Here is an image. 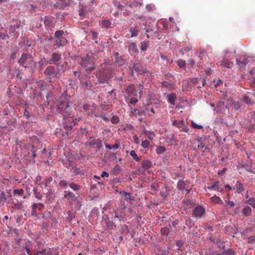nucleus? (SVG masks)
Here are the masks:
<instances>
[{"label":"nucleus","instance_id":"1","mask_svg":"<svg viewBox=\"0 0 255 255\" xmlns=\"http://www.w3.org/2000/svg\"><path fill=\"white\" fill-rule=\"evenodd\" d=\"M52 97V94L49 93L47 96V101L48 104H51L50 108L53 113L62 115L63 118L67 117L71 110L67 95L63 94L58 98Z\"/></svg>","mask_w":255,"mask_h":255},{"label":"nucleus","instance_id":"2","mask_svg":"<svg viewBox=\"0 0 255 255\" xmlns=\"http://www.w3.org/2000/svg\"><path fill=\"white\" fill-rule=\"evenodd\" d=\"M76 61L88 73L91 72L96 69L94 58L89 55H86L84 57H77Z\"/></svg>","mask_w":255,"mask_h":255},{"label":"nucleus","instance_id":"3","mask_svg":"<svg viewBox=\"0 0 255 255\" xmlns=\"http://www.w3.org/2000/svg\"><path fill=\"white\" fill-rule=\"evenodd\" d=\"M20 66L24 68H31L35 67L36 62L33 60L31 54L23 53L18 61Z\"/></svg>","mask_w":255,"mask_h":255},{"label":"nucleus","instance_id":"4","mask_svg":"<svg viewBox=\"0 0 255 255\" xmlns=\"http://www.w3.org/2000/svg\"><path fill=\"white\" fill-rule=\"evenodd\" d=\"M113 72L114 70L111 68L101 69L97 72L96 77L100 83H107L109 79L112 77Z\"/></svg>","mask_w":255,"mask_h":255},{"label":"nucleus","instance_id":"5","mask_svg":"<svg viewBox=\"0 0 255 255\" xmlns=\"http://www.w3.org/2000/svg\"><path fill=\"white\" fill-rule=\"evenodd\" d=\"M46 79L48 80L49 82H53L58 78V72L53 66H49L46 68L44 71Z\"/></svg>","mask_w":255,"mask_h":255},{"label":"nucleus","instance_id":"6","mask_svg":"<svg viewBox=\"0 0 255 255\" xmlns=\"http://www.w3.org/2000/svg\"><path fill=\"white\" fill-rule=\"evenodd\" d=\"M206 210L204 207L198 205L195 207L192 211V216L196 219H200L205 215Z\"/></svg>","mask_w":255,"mask_h":255},{"label":"nucleus","instance_id":"7","mask_svg":"<svg viewBox=\"0 0 255 255\" xmlns=\"http://www.w3.org/2000/svg\"><path fill=\"white\" fill-rule=\"evenodd\" d=\"M61 57L62 55L60 52H53L51 55L50 58L47 60V63L56 65L60 61Z\"/></svg>","mask_w":255,"mask_h":255},{"label":"nucleus","instance_id":"8","mask_svg":"<svg viewBox=\"0 0 255 255\" xmlns=\"http://www.w3.org/2000/svg\"><path fill=\"white\" fill-rule=\"evenodd\" d=\"M131 71L132 72L134 71L141 75H144L147 73L146 69L140 63L134 64L131 68Z\"/></svg>","mask_w":255,"mask_h":255},{"label":"nucleus","instance_id":"9","mask_svg":"<svg viewBox=\"0 0 255 255\" xmlns=\"http://www.w3.org/2000/svg\"><path fill=\"white\" fill-rule=\"evenodd\" d=\"M102 222L105 223L106 230H113L116 227L112 220H110L108 215H104L102 217Z\"/></svg>","mask_w":255,"mask_h":255},{"label":"nucleus","instance_id":"10","mask_svg":"<svg viewBox=\"0 0 255 255\" xmlns=\"http://www.w3.org/2000/svg\"><path fill=\"white\" fill-rule=\"evenodd\" d=\"M64 197L70 201L76 202L78 201V196H76L73 192L70 190L64 191Z\"/></svg>","mask_w":255,"mask_h":255},{"label":"nucleus","instance_id":"11","mask_svg":"<svg viewBox=\"0 0 255 255\" xmlns=\"http://www.w3.org/2000/svg\"><path fill=\"white\" fill-rule=\"evenodd\" d=\"M86 146H90L92 147L96 145L97 148L100 150L102 147V140L100 138L93 139L92 140L87 142L86 143Z\"/></svg>","mask_w":255,"mask_h":255},{"label":"nucleus","instance_id":"12","mask_svg":"<svg viewBox=\"0 0 255 255\" xmlns=\"http://www.w3.org/2000/svg\"><path fill=\"white\" fill-rule=\"evenodd\" d=\"M36 255H58V254L55 250L48 249L37 252Z\"/></svg>","mask_w":255,"mask_h":255},{"label":"nucleus","instance_id":"13","mask_svg":"<svg viewBox=\"0 0 255 255\" xmlns=\"http://www.w3.org/2000/svg\"><path fill=\"white\" fill-rule=\"evenodd\" d=\"M191 82L193 84L197 86V88H200L202 86H204L206 84V80L204 78H193L191 80Z\"/></svg>","mask_w":255,"mask_h":255},{"label":"nucleus","instance_id":"14","mask_svg":"<svg viewBox=\"0 0 255 255\" xmlns=\"http://www.w3.org/2000/svg\"><path fill=\"white\" fill-rule=\"evenodd\" d=\"M210 240L214 243H216L217 247L221 249L225 250V245L223 240L221 238L210 237Z\"/></svg>","mask_w":255,"mask_h":255},{"label":"nucleus","instance_id":"15","mask_svg":"<svg viewBox=\"0 0 255 255\" xmlns=\"http://www.w3.org/2000/svg\"><path fill=\"white\" fill-rule=\"evenodd\" d=\"M33 244L31 241L27 240L23 245V248L26 250L28 255H32L30 251L33 250Z\"/></svg>","mask_w":255,"mask_h":255},{"label":"nucleus","instance_id":"16","mask_svg":"<svg viewBox=\"0 0 255 255\" xmlns=\"http://www.w3.org/2000/svg\"><path fill=\"white\" fill-rule=\"evenodd\" d=\"M236 190V192L240 194L245 190L244 184L239 181H237L235 186L233 187V190Z\"/></svg>","mask_w":255,"mask_h":255},{"label":"nucleus","instance_id":"17","mask_svg":"<svg viewBox=\"0 0 255 255\" xmlns=\"http://www.w3.org/2000/svg\"><path fill=\"white\" fill-rule=\"evenodd\" d=\"M218 63L219 65L228 68H230L233 66V63L229 60L227 59L226 57H224L221 61H219Z\"/></svg>","mask_w":255,"mask_h":255},{"label":"nucleus","instance_id":"18","mask_svg":"<svg viewBox=\"0 0 255 255\" xmlns=\"http://www.w3.org/2000/svg\"><path fill=\"white\" fill-rule=\"evenodd\" d=\"M68 186L70 188L75 192L76 194H79V191L81 188V186L72 181H68Z\"/></svg>","mask_w":255,"mask_h":255},{"label":"nucleus","instance_id":"19","mask_svg":"<svg viewBox=\"0 0 255 255\" xmlns=\"http://www.w3.org/2000/svg\"><path fill=\"white\" fill-rule=\"evenodd\" d=\"M216 109H214V110L216 111L217 113H220L224 109L225 103L223 101L220 100L216 104Z\"/></svg>","mask_w":255,"mask_h":255},{"label":"nucleus","instance_id":"20","mask_svg":"<svg viewBox=\"0 0 255 255\" xmlns=\"http://www.w3.org/2000/svg\"><path fill=\"white\" fill-rule=\"evenodd\" d=\"M44 23L45 26L49 28H52L54 25L53 17H48L45 16Z\"/></svg>","mask_w":255,"mask_h":255},{"label":"nucleus","instance_id":"21","mask_svg":"<svg viewBox=\"0 0 255 255\" xmlns=\"http://www.w3.org/2000/svg\"><path fill=\"white\" fill-rule=\"evenodd\" d=\"M81 84L82 88L86 90H90L93 86V83L90 80H87L86 81H81Z\"/></svg>","mask_w":255,"mask_h":255},{"label":"nucleus","instance_id":"22","mask_svg":"<svg viewBox=\"0 0 255 255\" xmlns=\"http://www.w3.org/2000/svg\"><path fill=\"white\" fill-rule=\"evenodd\" d=\"M221 186V184L220 182L219 181H216L213 182L212 185L208 187V188L210 190H215L217 191H219Z\"/></svg>","mask_w":255,"mask_h":255},{"label":"nucleus","instance_id":"23","mask_svg":"<svg viewBox=\"0 0 255 255\" xmlns=\"http://www.w3.org/2000/svg\"><path fill=\"white\" fill-rule=\"evenodd\" d=\"M32 213H35L36 212V209H38L39 211H41L44 208V205L42 203L33 204L32 206Z\"/></svg>","mask_w":255,"mask_h":255},{"label":"nucleus","instance_id":"24","mask_svg":"<svg viewBox=\"0 0 255 255\" xmlns=\"http://www.w3.org/2000/svg\"><path fill=\"white\" fill-rule=\"evenodd\" d=\"M167 98H168V102L171 104V105H175V100H176L177 99V97H176V94L174 93H172L170 94H168L167 95Z\"/></svg>","mask_w":255,"mask_h":255},{"label":"nucleus","instance_id":"25","mask_svg":"<svg viewBox=\"0 0 255 255\" xmlns=\"http://www.w3.org/2000/svg\"><path fill=\"white\" fill-rule=\"evenodd\" d=\"M248 118L250 121L251 125H255V111L249 113Z\"/></svg>","mask_w":255,"mask_h":255},{"label":"nucleus","instance_id":"26","mask_svg":"<svg viewBox=\"0 0 255 255\" xmlns=\"http://www.w3.org/2000/svg\"><path fill=\"white\" fill-rule=\"evenodd\" d=\"M198 147V148L201 149V152H202L210 151V148L208 146H206L205 143H204L202 141H199Z\"/></svg>","mask_w":255,"mask_h":255},{"label":"nucleus","instance_id":"27","mask_svg":"<svg viewBox=\"0 0 255 255\" xmlns=\"http://www.w3.org/2000/svg\"><path fill=\"white\" fill-rule=\"evenodd\" d=\"M210 200L212 203L219 204L221 205L223 204V202L221 200V199L216 195H215L210 198Z\"/></svg>","mask_w":255,"mask_h":255},{"label":"nucleus","instance_id":"28","mask_svg":"<svg viewBox=\"0 0 255 255\" xmlns=\"http://www.w3.org/2000/svg\"><path fill=\"white\" fill-rule=\"evenodd\" d=\"M152 162L147 159L144 160L142 163V167L144 169H148L152 166Z\"/></svg>","mask_w":255,"mask_h":255},{"label":"nucleus","instance_id":"29","mask_svg":"<svg viewBox=\"0 0 255 255\" xmlns=\"http://www.w3.org/2000/svg\"><path fill=\"white\" fill-rule=\"evenodd\" d=\"M105 146L106 148L109 149L110 150H116L119 148L120 146V144L119 143H117L115 145H110L108 143L105 142L104 143Z\"/></svg>","mask_w":255,"mask_h":255},{"label":"nucleus","instance_id":"30","mask_svg":"<svg viewBox=\"0 0 255 255\" xmlns=\"http://www.w3.org/2000/svg\"><path fill=\"white\" fill-rule=\"evenodd\" d=\"M68 121L70 123V124H69V125H66V126L69 127L70 128H72L76 125L77 121H78L79 120H78L77 119H74L73 118L70 117L68 119Z\"/></svg>","mask_w":255,"mask_h":255},{"label":"nucleus","instance_id":"31","mask_svg":"<svg viewBox=\"0 0 255 255\" xmlns=\"http://www.w3.org/2000/svg\"><path fill=\"white\" fill-rule=\"evenodd\" d=\"M56 43L58 45L62 46L66 44L67 41L66 38L61 37L57 39Z\"/></svg>","mask_w":255,"mask_h":255},{"label":"nucleus","instance_id":"32","mask_svg":"<svg viewBox=\"0 0 255 255\" xmlns=\"http://www.w3.org/2000/svg\"><path fill=\"white\" fill-rule=\"evenodd\" d=\"M79 14L81 17L83 18L85 17L87 14L86 7L82 6V7L80 8L79 10Z\"/></svg>","mask_w":255,"mask_h":255},{"label":"nucleus","instance_id":"33","mask_svg":"<svg viewBox=\"0 0 255 255\" xmlns=\"http://www.w3.org/2000/svg\"><path fill=\"white\" fill-rule=\"evenodd\" d=\"M55 65L57 66V71L58 73H64L65 71V66L64 64H62L60 63H58Z\"/></svg>","mask_w":255,"mask_h":255},{"label":"nucleus","instance_id":"34","mask_svg":"<svg viewBox=\"0 0 255 255\" xmlns=\"http://www.w3.org/2000/svg\"><path fill=\"white\" fill-rule=\"evenodd\" d=\"M160 232L162 235L167 236L171 232L170 228L167 227L162 228Z\"/></svg>","mask_w":255,"mask_h":255},{"label":"nucleus","instance_id":"35","mask_svg":"<svg viewBox=\"0 0 255 255\" xmlns=\"http://www.w3.org/2000/svg\"><path fill=\"white\" fill-rule=\"evenodd\" d=\"M149 41H143L140 43V49L141 51H144L146 50L148 47Z\"/></svg>","mask_w":255,"mask_h":255},{"label":"nucleus","instance_id":"36","mask_svg":"<svg viewBox=\"0 0 255 255\" xmlns=\"http://www.w3.org/2000/svg\"><path fill=\"white\" fill-rule=\"evenodd\" d=\"M251 213L252 209L249 206H247L243 209V214L244 215V216H248L251 214Z\"/></svg>","mask_w":255,"mask_h":255},{"label":"nucleus","instance_id":"37","mask_svg":"<svg viewBox=\"0 0 255 255\" xmlns=\"http://www.w3.org/2000/svg\"><path fill=\"white\" fill-rule=\"evenodd\" d=\"M237 64L239 65L240 68L246 66L248 63V60L247 59L244 58L242 61H240V60H237Z\"/></svg>","mask_w":255,"mask_h":255},{"label":"nucleus","instance_id":"38","mask_svg":"<svg viewBox=\"0 0 255 255\" xmlns=\"http://www.w3.org/2000/svg\"><path fill=\"white\" fill-rule=\"evenodd\" d=\"M129 155L132 157V158L136 161H139L140 158L138 156L135 151L133 150H131L129 152Z\"/></svg>","mask_w":255,"mask_h":255},{"label":"nucleus","instance_id":"39","mask_svg":"<svg viewBox=\"0 0 255 255\" xmlns=\"http://www.w3.org/2000/svg\"><path fill=\"white\" fill-rule=\"evenodd\" d=\"M68 216L67 217V220L69 221H72L75 218V214L73 211L69 210L67 211Z\"/></svg>","mask_w":255,"mask_h":255},{"label":"nucleus","instance_id":"40","mask_svg":"<svg viewBox=\"0 0 255 255\" xmlns=\"http://www.w3.org/2000/svg\"><path fill=\"white\" fill-rule=\"evenodd\" d=\"M115 63L118 64L119 66H122L125 63V61L122 56H120L119 57L115 59Z\"/></svg>","mask_w":255,"mask_h":255},{"label":"nucleus","instance_id":"41","mask_svg":"<svg viewBox=\"0 0 255 255\" xmlns=\"http://www.w3.org/2000/svg\"><path fill=\"white\" fill-rule=\"evenodd\" d=\"M172 125L174 126H176L178 128H182L181 126L184 125V121H180L179 122H177L176 120H174L172 122Z\"/></svg>","mask_w":255,"mask_h":255},{"label":"nucleus","instance_id":"42","mask_svg":"<svg viewBox=\"0 0 255 255\" xmlns=\"http://www.w3.org/2000/svg\"><path fill=\"white\" fill-rule=\"evenodd\" d=\"M166 148L164 146H157L156 149V152L158 154H160L165 152Z\"/></svg>","mask_w":255,"mask_h":255},{"label":"nucleus","instance_id":"43","mask_svg":"<svg viewBox=\"0 0 255 255\" xmlns=\"http://www.w3.org/2000/svg\"><path fill=\"white\" fill-rule=\"evenodd\" d=\"M127 92L129 94H132L135 90L134 85H130L127 86Z\"/></svg>","mask_w":255,"mask_h":255},{"label":"nucleus","instance_id":"44","mask_svg":"<svg viewBox=\"0 0 255 255\" xmlns=\"http://www.w3.org/2000/svg\"><path fill=\"white\" fill-rule=\"evenodd\" d=\"M59 186L64 188L65 189H66L67 186L68 185V181L65 180H62L59 182Z\"/></svg>","mask_w":255,"mask_h":255},{"label":"nucleus","instance_id":"45","mask_svg":"<svg viewBox=\"0 0 255 255\" xmlns=\"http://www.w3.org/2000/svg\"><path fill=\"white\" fill-rule=\"evenodd\" d=\"M145 136L147 138L149 139V140H152L155 137V134L153 131L149 130V131L145 135Z\"/></svg>","mask_w":255,"mask_h":255},{"label":"nucleus","instance_id":"46","mask_svg":"<svg viewBox=\"0 0 255 255\" xmlns=\"http://www.w3.org/2000/svg\"><path fill=\"white\" fill-rule=\"evenodd\" d=\"M129 31L131 33V37H135L137 36L138 30L135 28L131 27L129 29Z\"/></svg>","mask_w":255,"mask_h":255},{"label":"nucleus","instance_id":"47","mask_svg":"<svg viewBox=\"0 0 255 255\" xmlns=\"http://www.w3.org/2000/svg\"><path fill=\"white\" fill-rule=\"evenodd\" d=\"M246 202L252 206L254 208H255V198L252 197L247 200Z\"/></svg>","mask_w":255,"mask_h":255},{"label":"nucleus","instance_id":"48","mask_svg":"<svg viewBox=\"0 0 255 255\" xmlns=\"http://www.w3.org/2000/svg\"><path fill=\"white\" fill-rule=\"evenodd\" d=\"M24 190L22 189H14L13 190V195L21 196L23 194Z\"/></svg>","mask_w":255,"mask_h":255},{"label":"nucleus","instance_id":"49","mask_svg":"<svg viewBox=\"0 0 255 255\" xmlns=\"http://www.w3.org/2000/svg\"><path fill=\"white\" fill-rule=\"evenodd\" d=\"M243 100L244 101L245 103L249 105H251L253 104V103L251 100V99L247 96H244L243 97Z\"/></svg>","mask_w":255,"mask_h":255},{"label":"nucleus","instance_id":"50","mask_svg":"<svg viewBox=\"0 0 255 255\" xmlns=\"http://www.w3.org/2000/svg\"><path fill=\"white\" fill-rule=\"evenodd\" d=\"M146 8L148 11H152L155 10V6L152 3L148 4L146 5Z\"/></svg>","mask_w":255,"mask_h":255},{"label":"nucleus","instance_id":"51","mask_svg":"<svg viewBox=\"0 0 255 255\" xmlns=\"http://www.w3.org/2000/svg\"><path fill=\"white\" fill-rule=\"evenodd\" d=\"M102 25L106 28H109L110 27L111 22L109 20L104 19L102 21Z\"/></svg>","mask_w":255,"mask_h":255},{"label":"nucleus","instance_id":"52","mask_svg":"<svg viewBox=\"0 0 255 255\" xmlns=\"http://www.w3.org/2000/svg\"><path fill=\"white\" fill-rule=\"evenodd\" d=\"M161 85L162 86L166 87L168 89H172L173 87V85L168 81L162 82Z\"/></svg>","mask_w":255,"mask_h":255},{"label":"nucleus","instance_id":"53","mask_svg":"<svg viewBox=\"0 0 255 255\" xmlns=\"http://www.w3.org/2000/svg\"><path fill=\"white\" fill-rule=\"evenodd\" d=\"M52 180V178L51 176L46 177L43 181L45 186H47Z\"/></svg>","mask_w":255,"mask_h":255},{"label":"nucleus","instance_id":"54","mask_svg":"<svg viewBox=\"0 0 255 255\" xmlns=\"http://www.w3.org/2000/svg\"><path fill=\"white\" fill-rule=\"evenodd\" d=\"M177 65L181 68H184L186 66V62L183 60H179L177 61Z\"/></svg>","mask_w":255,"mask_h":255},{"label":"nucleus","instance_id":"55","mask_svg":"<svg viewBox=\"0 0 255 255\" xmlns=\"http://www.w3.org/2000/svg\"><path fill=\"white\" fill-rule=\"evenodd\" d=\"M34 193L35 197L38 199H41L42 197V194L40 192H38L37 189H34Z\"/></svg>","mask_w":255,"mask_h":255},{"label":"nucleus","instance_id":"56","mask_svg":"<svg viewBox=\"0 0 255 255\" xmlns=\"http://www.w3.org/2000/svg\"><path fill=\"white\" fill-rule=\"evenodd\" d=\"M149 145H150V142L147 140H145L142 141L141 142V146L144 148L148 147Z\"/></svg>","mask_w":255,"mask_h":255},{"label":"nucleus","instance_id":"57","mask_svg":"<svg viewBox=\"0 0 255 255\" xmlns=\"http://www.w3.org/2000/svg\"><path fill=\"white\" fill-rule=\"evenodd\" d=\"M64 34L62 30H57L55 33V37L58 39L62 37V36Z\"/></svg>","mask_w":255,"mask_h":255},{"label":"nucleus","instance_id":"58","mask_svg":"<svg viewBox=\"0 0 255 255\" xmlns=\"http://www.w3.org/2000/svg\"><path fill=\"white\" fill-rule=\"evenodd\" d=\"M225 255H235V252L232 249H229L227 251H224Z\"/></svg>","mask_w":255,"mask_h":255},{"label":"nucleus","instance_id":"59","mask_svg":"<svg viewBox=\"0 0 255 255\" xmlns=\"http://www.w3.org/2000/svg\"><path fill=\"white\" fill-rule=\"evenodd\" d=\"M233 105L234 106V108L237 110L241 108V103L239 102L234 101V102H233Z\"/></svg>","mask_w":255,"mask_h":255},{"label":"nucleus","instance_id":"60","mask_svg":"<svg viewBox=\"0 0 255 255\" xmlns=\"http://www.w3.org/2000/svg\"><path fill=\"white\" fill-rule=\"evenodd\" d=\"M191 125L193 128L196 129H202L203 127L201 125H198L194 123V122H192Z\"/></svg>","mask_w":255,"mask_h":255},{"label":"nucleus","instance_id":"61","mask_svg":"<svg viewBox=\"0 0 255 255\" xmlns=\"http://www.w3.org/2000/svg\"><path fill=\"white\" fill-rule=\"evenodd\" d=\"M119 118L116 116H113L111 120V121L113 124H117L119 122Z\"/></svg>","mask_w":255,"mask_h":255},{"label":"nucleus","instance_id":"62","mask_svg":"<svg viewBox=\"0 0 255 255\" xmlns=\"http://www.w3.org/2000/svg\"><path fill=\"white\" fill-rule=\"evenodd\" d=\"M53 191L52 189H50L47 193V197L48 198L49 201L53 197Z\"/></svg>","mask_w":255,"mask_h":255},{"label":"nucleus","instance_id":"63","mask_svg":"<svg viewBox=\"0 0 255 255\" xmlns=\"http://www.w3.org/2000/svg\"><path fill=\"white\" fill-rule=\"evenodd\" d=\"M251 78L253 79L252 82H254L255 83V70H252L250 72Z\"/></svg>","mask_w":255,"mask_h":255},{"label":"nucleus","instance_id":"64","mask_svg":"<svg viewBox=\"0 0 255 255\" xmlns=\"http://www.w3.org/2000/svg\"><path fill=\"white\" fill-rule=\"evenodd\" d=\"M188 65L190 66V68H194L196 65V63L193 59H190L188 61Z\"/></svg>","mask_w":255,"mask_h":255}]
</instances>
